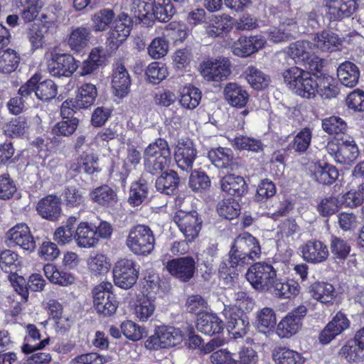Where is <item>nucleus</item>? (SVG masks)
<instances>
[{"label": "nucleus", "instance_id": "9d476101", "mask_svg": "<svg viewBox=\"0 0 364 364\" xmlns=\"http://www.w3.org/2000/svg\"><path fill=\"white\" fill-rule=\"evenodd\" d=\"M200 74L207 81L220 82L230 74L229 60L223 59L208 60L200 64Z\"/></svg>", "mask_w": 364, "mask_h": 364}, {"label": "nucleus", "instance_id": "de8ad7c7", "mask_svg": "<svg viewBox=\"0 0 364 364\" xmlns=\"http://www.w3.org/2000/svg\"><path fill=\"white\" fill-rule=\"evenodd\" d=\"M301 77V82L296 90L295 93L302 97L311 99L316 96L318 89L317 77H313L306 72Z\"/></svg>", "mask_w": 364, "mask_h": 364}, {"label": "nucleus", "instance_id": "72a5a7b5", "mask_svg": "<svg viewBox=\"0 0 364 364\" xmlns=\"http://www.w3.org/2000/svg\"><path fill=\"white\" fill-rule=\"evenodd\" d=\"M221 188L230 196L240 197L247 191V184L242 176L229 174L222 178Z\"/></svg>", "mask_w": 364, "mask_h": 364}, {"label": "nucleus", "instance_id": "680f3d73", "mask_svg": "<svg viewBox=\"0 0 364 364\" xmlns=\"http://www.w3.org/2000/svg\"><path fill=\"white\" fill-rule=\"evenodd\" d=\"M57 86L51 80L37 82L36 85V96L44 101L50 100L55 97Z\"/></svg>", "mask_w": 364, "mask_h": 364}, {"label": "nucleus", "instance_id": "6ab92c4d", "mask_svg": "<svg viewBox=\"0 0 364 364\" xmlns=\"http://www.w3.org/2000/svg\"><path fill=\"white\" fill-rule=\"evenodd\" d=\"M232 247L239 253H242L250 259L254 261L259 257L261 248L257 239L247 232L237 237Z\"/></svg>", "mask_w": 364, "mask_h": 364}, {"label": "nucleus", "instance_id": "58836bf2", "mask_svg": "<svg viewBox=\"0 0 364 364\" xmlns=\"http://www.w3.org/2000/svg\"><path fill=\"white\" fill-rule=\"evenodd\" d=\"M149 196V187L147 182L140 178L132 183L128 198L129 203L135 207L140 205L144 202Z\"/></svg>", "mask_w": 364, "mask_h": 364}, {"label": "nucleus", "instance_id": "7ed1b4c3", "mask_svg": "<svg viewBox=\"0 0 364 364\" xmlns=\"http://www.w3.org/2000/svg\"><path fill=\"white\" fill-rule=\"evenodd\" d=\"M139 266L132 259H119L113 268V278L116 286L124 289L132 288L136 282Z\"/></svg>", "mask_w": 364, "mask_h": 364}, {"label": "nucleus", "instance_id": "1a4fd4ad", "mask_svg": "<svg viewBox=\"0 0 364 364\" xmlns=\"http://www.w3.org/2000/svg\"><path fill=\"white\" fill-rule=\"evenodd\" d=\"M307 313L305 306L301 305L284 317L277 326V333L280 338H289L301 328L302 319Z\"/></svg>", "mask_w": 364, "mask_h": 364}, {"label": "nucleus", "instance_id": "b1692460", "mask_svg": "<svg viewBox=\"0 0 364 364\" xmlns=\"http://www.w3.org/2000/svg\"><path fill=\"white\" fill-rule=\"evenodd\" d=\"M132 21L126 14H121L114 21V26L109 32V40L118 46L126 40L130 33Z\"/></svg>", "mask_w": 364, "mask_h": 364}, {"label": "nucleus", "instance_id": "f704fd0d", "mask_svg": "<svg viewBox=\"0 0 364 364\" xmlns=\"http://www.w3.org/2000/svg\"><path fill=\"white\" fill-rule=\"evenodd\" d=\"M50 339L48 338L42 340L40 343L37 344L32 343H24L21 348L22 351L26 353H32L31 355L28 358V360L37 363V364H46L49 363L51 361V355L47 353L38 352V350H41L46 347L49 343Z\"/></svg>", "mask_w": 364, "mask_h": 364}, {"label": "nucleus", "instance_id": "e433bc0d", "mask_svg": "<svg viewBox=\"0 0 364 364\" xmlns=\"http://www.w3.org/2000/svg\"><path fill=\"white\" fill-rule=\"evenodd\" d=\"M87 265L90 274L94 277L103 276L110 269V264L107 257L100 253L90 255L87 258Z\"/></svg>", "mask_w": 364, "mask_h": 364}, {"label": "nucleus", "instance_id": "5701e85b", "mask_svg": "<svg viewBox=\"0 0 364 364\" xmlns=\"http://www.w3.org/2000/svg\"><path fill=\"white\" fill-rule=\"evenodd\" d=\"M52 23L43 21L33 23L27 31V38L33 50L42 48L50 36Z\"/></svg>", "mask_w": 364, "mask_h": 364}, {"label": "nucleus", "instance_id": "f257e3e1", "mask_svg": "<svg viewBox=\"0 0 364 364\" xmlns=\"http://www.w3.org/2000/svg\"><path fill=\"white\" fill-rule=\"evenodd\" d=\"M171 160V151L167 141L161 138L151 143L144 150L145 170L152 175L158 174L168 166Z\"/></svg>", "mask_w": 364, "mask_h": 364}, {"label": "nucleus", "instance_id": "864d4df0", "mask_svg": "<svg viewBox=\"0 0 364 364\" xmlns=\"http://www.w3.org/2000/svg\"><path fill=\"white\" fill-rule=\"evenodd\" d=\"M28 123L23 117H15L4 125L6 135L11 137H18L23 135L28 129Z\"/></svg>", "mask_w": 364, "mask_h": 364}, {"label": "nucleus", "instance_id": "0eeeda50", "mask_svg": "<svg viewBox=\"0 0 364 364\" xmlns=\"http://www.w3.org/2000/svg\"><path fill=\"white\" fill-rule=\"evenodd\" d=\"M50 55L47 62V68L53 76L69 77L79 66L78 62L70 54L58 53L53 51Z\"/></svg>", "mask_w": 364, "mask_h": 364}, {"label": "nucleus", "instance_id": "a19ab883", "mask_svg": "<svg viewBox=\"0 0 364 364\" xmlns=\"http://www.w3.org/2000/svg\"><path fill=\"white\" fill-rule=\"evenodd\" d=\"M309 293L314 299L328 304L333 299L334 287L326 282H315L309 287Z\"/></svg>", "mask_w": 364, "mask_h": 364}, {"label": "nucleus", "instance_id": "e2e57ef3", "mask_svg": "<svg viewBox=\"0 0 364 364\" xmlns=\"http://www.w3.org/2000/svg\"><path fill=\"white\" fill-rule=\"evenodd\" d=\"M167 75L166 67L159 62L151 63L146 70L149 81L153 84H159L166 77Z\"/></svg>", "mask_w": 364, "mask_h": 364}, {"label": "nucleus", "instance_id": "a18cd8bd", "mask_svg": "<svg viewBox=\"0 0 364 364\" xmlns=\"http://www.w3.org/2000/svg\"><path fill=\"white\" fill-rule=\"evenodd\" d=\"M97 92L95 85L85 83L78 90V94L75 99L77 102V107L80 108H87L91 106L97 97Z\"/></svg>", "mask_w": 364, "mask_h": 364}, {"label": "nucleus", "instance_id": "f8f14e48", "mask_svg": "<svg viewBox=\"0 0 364 364\" xmlns=\"http://www.w3.org/2000/svg\"><path fill=\"white\" fill-rule=\"evenodd\" d=\"M166 268L173 277L183 282L193 277L196 269L194 259L188 256L168 261Z\"/></svg>", "mask_w": 364, "mask_h": 364}, {"label": "nucleus", "instance_id": "20e7f679", "mask_svg": "<svg viewBox=\"0 0 364 364\" xmlns=\"http://www.w3.org/2000/svg\"><path fill=\"white\" fill-rule=\"evenodd\" d=\"M277 277V271L266 262H257L250 266L246 273V278L252 287L257 290L267 291Z\"/></svg>", "mask_w": 364, "mask_h": 364}, {"label": "nucleus", "instance_id": "dca6fc26", "mask_svg": "<svg viewBox=\"0 0 364 364\" xmlns=\"http://www.w3.org/2000/svg\"><path fill=\"white\" fill-rule=\"evenodd\" d=\"M197 151L190 140H181L178 142L174 151V159L177 166L182 171L189 172L193 168Z\"/></svg>", "mask_w": 364, "mask_h": 364}, {"label": "nucleus", "instance_id": "f03ea898", "mask_svg": "<svg viewBox=\"0 0 364 364\" xmlns=\"http://www.w3.org/2000/svg\"><path fill=\"white\" fill-rule=\"evenodd\" d=\"M126 245L134 255L147 256L155 246V237L151 228L144 225L132 227L126 239Z\"/></svg>", "mask_w": 364, "mask_h": 364}, {"label": "nucleus", "instance_id": "ea45409f", "mask_svg": "<svg viewBox=\"0 0 364 364\" xmlns=\"http://www.w3.org/2000/svg\"><path fill=\"white\" fill-rule=\"evenodd\" d=\"M276 323V314L272 309L264 307L257 311L255 324L259 332H269L274 328Z\"/></svg>", "mask_w": 364, "mask_h": 364}, {"label": "nucleus", "instance_id": "393cba45", "mask_svg": "<svg viewBox=\"0 0 364 364\" xmlns=\"http://www.w3.org/2000/svg\"><path fill=\"white\" fill-rule=\"evenodd\" d=\"M196 327L200 333L208 336H213L222 332L224 324L216 314L201 313L198 317Z\"/></svg>", "mask_w": 364, "mask_h": 364}, {"label": "nucleus", "instance_id": "bb28decb", "mask_svg": "<svg viewBox=\"0 0 364 364\" xmlns=\"http://www.w3.org/2000/svg\"><path fill=\"white\" fill-rule=\"evenodd\" d=\"M312 41L314 49L321 52H333L341 45V40L338 35L330 31H323L316 33Z\"/></svg>", "mask_w": 364, "mask_h": 364}, {"label": "nucleus", "instance_id": "412c9836", "mask_svg": "<svg viewBox=\"0 0 364 364\" xmlns=\"http://www.w3.org/2000/svg\"><path fill=\"white\" fill-rule=\"evenodd\" d=\"M232 20L231 16L225 14L213 16L204 26L206 34L211 38L223 36L232 28Z\"/></svg>", "mask_w": 364, "mask_h": 364}, {"label": "nucleus", "instance_id": "c03bdc74", "mask_svg": "<svg viewBox=\"0 0 364 364\" xmlns=\"http://www.w3.org/2000/svg\"><path fill=\"white\" fill-rule=\"evenodd\" d=\"M156 305L151 296H139L135 306V314L141 321H146L154 314Z\"/></svg>", "mask_w": 364, "mask_h": 364}, {"label": "nucleus", "instance_id": "603ef678", "mask_svg": "<svg viewBox=\"0 0 364 364\" xmlns=\"http://www.w3.org/2000/svg\"><path fill=\"white\" fill-rule=\"evenodd\" d=\"M153 9L154 20L157 19L161 22L168 21L175 14L171 0H154Z\"/></svg>", "mask_w": 364, "mask_h": 364}, {"label": "nucleus", "instance_id": "79ce46f5", "mask_svg": "<svg viewBox=\"0 0 364 364\" xmlns=\"http://www.w3.org/2000/svg\"><path fill=\"white\" fill-rule=\"evenodd\" d=\"M179 183V178L177 173L173 170L164 171L157 178L156 181V189L167 195L173 193Z\"/></svg>", "mask_w": 364, "mask_h": 364}, {"label": "nucleus", "instance_id": "49530a36", "mask_svg": "<svg viewBox=\"0 0 364 364\" xmlns=\"http://www.w3.org/2000/svg\"><path fill=\"white\" fill-rule=\"evenodd\" d=\"M339 354L349 362H360L364 358V350L355 338L348 341L342 346Z\"/></svg>", "mask_w": 364, "mask_h": 364}, {"label": "nucleus", "instance_id": "f3484780", "mask_svg": "<svg viewBox=\"0 0 364 364\" xmlns=\"http://www.w3.org/2000/svg\"><path fill=\"white\" fill-rule=\"evenodd\" d=\"M350 321L346 315L339 311L328 323L319 334V341L323 344L329 343L337 336L350 327Z\"/></svg>", "mask_w": 364, "mask_h": 364}, {"label": "nucleus", "instance_id": "3c124183", "mask_svg": "<svg viewBox=\"0 0 364 364\" xmlns=\"http://www.w3.org/2000/svg\"><path fill=\"white\" fill-rule=\"evenodd\" d=\"M20 60L18 54L12 49L0 51V73H11L18 67Z\"/></svg>", "mask_w": 364, "mask_h": 364}, {"label": "nucleus", "instance_id": "052dcab7", "mask_svg": "<svg viewBox=\"0 0 364 364\" xmlns=\"http://www.w3.org/2000/svg\"><path fill=\"white\" fill-rule=\"evenodd\" d=\"M330 248L335 259H345L350 252V246L348 242L336 236L331 237Z\"/></svg>", "mask_w": 364, "mask_h": 364}, {"label": "nucleus", "instance_id": "c756f323", "mask_svg": "<svg viewBox=\"0 0 364 364\" xmlns=\"http://www.w3.org/2000/svg\"><path fill=\"white\" fill-rule=\"evenodd\" d=\"M76 244L78 247L82 248H90L95 247L99 241L96 236V231L87 223H80L75 231L74 236Z\"/></svg>", "mask_w": 364, "mask_h": 364}, {"label": "nucleus", "instance_id": "cd10ccee", "mask_svg": "<svg viewBox=\"0 0 364 364\" xmlns=\"http://www.w3.org/2000/svg\"><path fill=\"white\" fill-rule=\"evenodd\" d=\"M300 286L294 280H284L276 277L275 280L267 291L271 292L275 296L281 299H289L298 295L300 292Z\"/></svg>", "mask_w": 364, "mask_h": 364}, {"label": "nucleus", "instance_id": "37998d69", "mask_svg": "<svg viewBox=\"0 0 364 364\" xmlns=\"http://www.w3.org/2000/svg\"><path fill=\"white\" fill-rule=\"evenodd\" d=\"M200 100L201 92L196 87L186 86L181 91L179 103L183 108L193 109L199 105Z\"/></svg>", "mask_w": 364, "mask_h": 364}, {"label": "nucleus", "instance_id": "9b49d317", "mask_svg": "<svg viewBox=\"0 0 364 364\" xmlns=\"http://www.w3.org/2000/svg\"><path fill=\"white\" fill-rule=\"evenodd\" d=\"M223 315L227 319V328L235 338H242L247 332L249 321L245 315L240 316V310L235 306H224Z\"/></svg>", "mask_w": 364, "mask_h": 364}, {"label": "nucleus", "instance_id": "338daca9", "mask_svg": "<svg viewBox=\"0 0 364 364\" xmlns=\"http://www.w3.org/2000/svg\"><path fill=\"white\" fill-rule=\"evenodd\" d=\"M278 364H301L303 357L298 352L288 348H283L274 355Z\"/></svg>", "mask_w": 364, "mask_h": 364}, {"label": "nucleus", "instance_id": "39448f33", "mask_svg": "<svg viewBox=\"0 0 364 364\" xmlns=\"http://www.w3.org/2000/svg\"><path fill=\"white\" fill-rule=\"evenodd\" d=\"M326 149L336 163L347 166H351L360 154L358 146L353 139L341 142L328 141Z\"/></svg>", "mask_w": 364, "mask_h": 364}, {"label": "nucleus", "instance_id": "a211bd4d", "mask_svg": "<svg viewBox=\"0 0 364 364\" xmlns=\"http://www.w3.org/2000/svg\"><path fill=\"white\" fill-rule=\"evenodd\" d=\"M6 237L11 245H18L28 251H32L36 247V242L29 228L24 223L18 224L11 228L7 232Z\"/></svg>", "mask_w": 364, "mask_h": 364}, {"label": "nucleus", "instance_id": "a878e982", "mask_svg": "<svg viewBox=\"0 0 364 364\" xmlns=\"http://www.w3.org/2000/svg\"><path fill=\"white\" fill-rule=\"evenodd\" d=\"M311 177L323 185L332 184L338 177L337 168L326 162L314 164L310 168Z\"/></svg>", "mask_w": 364, "mask_h": 364}, {"label": "nucleus", "instance_id": "09e8293b", "mask_svg": "<svg viewBox=\"0 0 364 364\" xmlns=\"http://www.w3.org/2000/svg\"><path fill=\"white\" fill-rule=\"evenodd\" d=\"M245 74L248 83L256 90L267 87L270 82L267 75L254 66H249L245 70Z\"/></svg>", "mask_w": 364, "mask_h": 364}, {"label": "nucleus", "instance_id": "8fccbe9b", "mask_svg": "<svg viewBox=\"0 0 364 364\" xmlns=\"http://www.w3.org/2000/svg\"><path fill=\"white\" fill-rule=\"evenodd\" d=\"M333 78L328 75H317L318 93L323 99L336 97L338 93V88L333 85Z\"/></svg>", "mask_w": 364, "mask_h": 364}, {"label": "nucleus", "instance_id": "bf43d9fd", "mask_svg": "<svg viewBox=\"0 0 364 364\" xmlns=\"http://www.w3.org/2000/svg\"><path fill=\"white\" fill-rule=\"evenodd\" d=\"M208 157L218 168L228 167L232 160L231 151L221 147L209 151Z\"/></svg>", "mask_w": 364, "mask_h": 364}, {"label": "nucleus", "instance_id": "69168bd1", "mask_svg": "<svg viewBox=\"0 0 364 364\" xmlns=\"http://www.w3.org/2000/svg\"><path fill=\"white\" fill-rule=\"evenodd\" d=\"M322 127L329 134H338L346 130L347 124L341 118L332 116L323 119Z\"/></svg>", "mask_w": 364, "mask_h": 364}, {"label": "nucleus", "instance_id": "4d7b16f0", "mask_svg": "<svg viewBox=\"0 0 364 364\" xmlns=\"http://www.w3.org/2000/svg\"><path fill=\"white\" fill-rule=\"evenodd\" d=\"M114 17V13L112 10L105 9L95 13L92 18V28L95 31H103L106 30L108 26L112 23Z\"/></svg>", "mask_w": 364, "mask_h": 364}, {"label": "nucleus", "instance_id": "5fc2aeb1", "mask_svg": "<svg viewBox=\"0 0 364 364\" xmlns=\"http://www.w3.org/2000/svg\"><path fill=\"white\" fill-rule=\"evenodd\" d=\"M132 11L135 16L139 20L154 21V13L153 12V3L149 0H134L132 6Z\"/></svg>", "mask_w": 364, "mask_h": 364}, {"label": "nucleus", "instance_id": "0e129e2a", "mask_svg": "<svg viewBox=\"0 0 364 364\" xmlns=\"http://www.w3.org/2000/svg\"><path fill=\"white\" fill-rule=\"evenodd\" d=\"M304 73H306V71L301 68L291 67L283 73L284 83L295 92L301 82V77L304 76Z\"/></svg>", "mask_w": 364, "mask_h": 364}, {"label": "nucleus", "instance_id": "6e6d98bb", "mask_svg": "<svg viewBox=\"0 0 364 364\" xmlns=\"http://www.w3.org/2000/svg\"><path fill=\"white\" fill-rule=\"evenodd\" d=\"M157 331L163 348L174 346L182 341L181 332L173 327L160 328Z\"/></svg>", "mask_w": 364, "mask_h": 364}, {"label": "nucleus", "instance_id": "6e6552de", "mask_svg": "<svg viewBox=\"0 0 364 364\" xmlns=\"http://www.w3.org/2000/svg\"><path fill=\"white\" fill-rule=\"evenodd\" d=\"M173 220L188 241L196 238L201 229L202 220L196 210H179L176 212Z\"/></svg>", "mask_w": 364, "mask_h": 364}, {"label": "nucleus", "instance_id": "13d9d810", "mask_svg": "<svg viewBox=\"0 0 364 364\" xmlns=\"http://www.w3.org/2000/svg\"><path fill=\"white\" fill-rule=\"evenodd\" d=\"M217 211L220 216L232 220L240 215V205L234 199L224 200L218 203Z\"/></svg>", "mask_w": 364, "mask_h": 364}, {"label": "nucleus", "instance_id": "7c9ffc66", "mask_svg": "<svg viewBox=\"0 0 364 364\" xmlns=\"http://www.w3.org/2000/svg\"><path fill=\"white\" fill-rule=\"evenodd\" d=\"M225 100L230 105L243 107L247 102L249 95L245 90L236 83H228L223 91Z\"/></svg>", "mask_w": 364, "mask_h": 364}, {"label": "nucleus", "instance_id": "c85d7f7f", "mask_svg": "<svg viewBox=\"0 0 364 364\" xmlns=\"http://www.w3.org/2000/svg\"><path fill=\"white\" fill-rule=\"evenodd\" d=\"M37 210L43 218L55 221L61 214L60 200L57 196L49 195L38 202Z\"/></svg>", "mask_w": 364, "mask_h": 364}, {"label": "nucleus", "instance_id": "2f4dec72", "mask_svg": "<svg viewBox=\"0 0 364 364\" xmlns=\"http://www.w3.org/2000/svg\"><path fill=\"white\" fill-rule=\"evenodd\" d=\"M337 76L342 85L348 87H353L358 82L360 71L355 64L345 61L338 67Z\"/></svg>", "mask_w": 364, "mask_h": 364}, {"label": "nucleus", "instance_id": "c9c22d12", "mask_svg": "<svg viewBox=\"0 0 364 364\" xmlns=\"http://www.w3.org/2000/svg\"><path fill=\"white\" fill-rule=\"evenodd\" d=\"M90 197L94 202L105 207L114 206L118 200L115 191L107 185L95 188L90 193Z\"/></svg>", "mask_w": 364, "mask_h": 364}, {"label": "nucleus", "instance_id": "4468645a", "mask_svg": "<svg viewBox=\"0 0 364 364\" xmlns=\"http://www.w3.org/2000/svg\"><path fill=\"white\" fill-rule=\"evenodd\" d=\"M325 8L330 21H341L355 12L356 0H326Z\"/></svg>", "mask_w": 364, "mask_h": 364}, {"label": "nucleus", "instance_id": "423d86ee", "mask_svg": "<svg viewBox=\"0 0 364 364\" xmlns=\"http://www.w3.org/2000/svg\"><path fill=\"white\" fill-rule=\"evenodd\" d=\"M112 288L110 282H102L92 290L95 309L98 314L105 316L114 314L118 307L116 296L110 291Z\"/></svg>", "mask_w": 364, "mask_h": 364}, {"label": "nucleus", "instance_id": "ddd939ff", "mask_svg": "<svg viewBox=\"0 0 364 364\" xmlns=\"http://www.w3.org/2000/svg\"><path fill=\"white\" fill-rule=\"evenodd\" d=\"M252 262L249 257L244 254L239 253L236 249L232 246L229 253V259L227 262H222L219 268V274L220 278L226 281L227 283L231 282L235 271L240 270L245 264Z\"/></svg>", "mask_w": 364, "mask_h": 364}, {"label": "nucleus", "instance_id": "4c0bfd02", "mask_svg": "<svg viewBox=\"0 0 364 364\" xmlns=\"http://www.w3.org/2000/svg\"><path fill=\"white\" fill-rule=\"evenodd\" d=\"M90 38V28L79 26L72 30L68 40V43L71 50L75 52H80L87 46Z\"/></svg>", "mask_w": 364, "mask_h": 364}, {"label": "nucleus", "instance_id": "774afa93", "mask_svg": "<svg viewBox=\"0 0 364 364\" xmlns=\"http://www.w3.org/2000/svg\"><path fill=\"white\" fill-rule=\"evenodd\" d=\"M168 50V42L164 37L155 38L148 47L149 55L153 59L165 56Z\"/></svg>", "mask_w": 364, "mask_h": 364}, {"label": "nucleus", "instance_id": "aec40b11", "mask_svg": "<svg viewBox=\"0 0 364 364\" xmlns=\"http://www.w3.org/2000/svg\"><path fill=\"white\" fill-rule=\"evenodd\" d=\"M265 43V39L259 36L250 38L240 37L232 46L234 55L239 57H247L262 48Z\"/></svg>", "mask_w": 364, "mask_h": 364}, {"label": "nucleus", "instance_id": "4be33fe9", "mask_svg": "<svg viewBox=\"0 0 364 364\" xmlns=\"http://www.w3.org/2000/svg\"><path fill=\"white\" fill-rule=\"evenodd\" d=\"M131 77L124 65L119 64L112 73V87L115 96L123 98L130 91Z\"/></svg>", "mask_w": 364, "mask_h": 364}, {"label": "nucleus", "instance_id": "2eb2a0df", "mask_svg": "<svg viewBox=\"0 0 364 364\" xmlns=\"http://www.w3.org/2000/svg\"><path fill=\"white\" fill-rule=\"evenodd\" d=\"M301 252L304 261L311 264L325 262L328 256V249L322 241L311 239L301 247Z\"/></svg>", "mask_w": 364, "mask_h": 364}, {"label": "nucleus", "instance_id": "473e14b6", "mask_svg": "<svg viewBox=\"0 0 364 364\" xmlns=\"http://www.w3.org/2000/svg\"><path fill=\"white\" fill-rule=\"evenodd\" d=\"M313 49L312 43L307 41H297L290 44L288 54L296 63L306 65L310 59Z\"/></svg>", "mask_w": 364, "mask_h": 364}]
</instances>
